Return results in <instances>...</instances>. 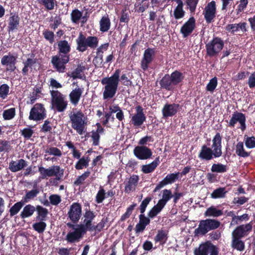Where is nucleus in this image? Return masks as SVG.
Masks as SVG:
<instances>
[{"label":"nucleus","mask_w":255,"mask_h":255,"mask_svg":"<svg viewBox=\"0 0 255 255\" xmlns=\"http://www.w3.org/2000/svg\"><path fill=\"white\" fill-rule=\"evenodd\" d=\"M58 54L53 56L51 62L53 68L59 73H64L66 64L69 62L71 45L66 40H61L57 43Z\"/></svg>","instance_id":"nucleus-1"},{"label":"nucleus","mask_w":255,"mask_h":255,"mask_svg":"<svg viewBox=\"0 0 255 255\" xmlns=\"http://www.w3.org/2000/svg\"><path fill=\"white\" fill-rule=\"evenodd\" d=\"M222 136L219 132H217L212 139V148L206 144L202 146L198 154V157L202 160L208 161L217 158L222 155Z\"/></svg>","instance_id":"nucleus-2"},{"label":"nucleus","mask_w":255,"mask_h":255,"mask_svg":"<svg viewBox=\"0 0 255 255\" xmlns=\"http://www.w3.org/2000/svg\"><path fill=\"white\" fill-rule=\"evenodd\" d=\"M121 70L116 69L110 77H104L101 81L103 87V99L109 100L113 99L116 95L120 82Z\"/></svg>","instance_id":"nucleus-3"},{"label":"nucleus","mask_w":255,"mask_h":255,"mask_svg":"<svg viewBox=\"0 0 255 255\" xmlns=\"http://www.w3.org/2000/svg\"><path fill=\"white\" fill-rule=\"evenodd\" d=\"M77 44L76 50L79 52H84L86 51L88 47L91 49L96 48L99 43V40L95 36H89L87 37L80 32L77 38L76 39Z\"/></svg>","instance_id":"nucleus-4"},{"label":"nucleus","mask_w":255,"mask_h":255,"mask_svg":"<svg viewBox=\"0 0 255 255\" xmlns=\"http://www.w3.org/2000/svg\"><path fill=\"white\" fill-rule=\"evenodd\" d=\"M52 109L58 113L64 112L68 106L66 96L58 90L50 91Z\"/></svg>","instance_id":"nucleus-5"},{"label":"nucleus","mask_w":255,"mask_h":255,"mask_svg":"<svg viewBox=\"0 0 255 255\" xmlns=\"http://www.w3.org/2000/svg\"><path fill=\"white\" fill-rule=\"evenodd\" d=\"M220 225V222L215 219H207L201 220L198 227L194 230V235H205L208 232L218 229Z\"/></svg>","instance_id":"nucleus-6"},{"label":"nucleus","mask_w":255,"mask_h":255,"mask_svg":"<svg viewBox=\"0 0 255 255\" xmlns=\"http://www.w3.org/2000/svg\"><path fill=\"white\" fill-rule=\"evenodd\" d=\"M69 118L71 123L72 128L76 130V131L80 135L84 133L85 127L86 123L84 119L85 118L84 114L81 111H78L76 113L69 114Z\"/></svg>","instance_id":"nucleus-7"},{"label":"nucleus","mask_w":255,"mask_h":255,"mask_svg":"<svg viewBox=\"0 0 255 255\" xmlns=\"http://www.w3.org/2000/svg\"><path fill=\"white\" fill-rule=\"evenodd\" d=\"M224 46L223 39L219 37H214L206 44L207 55L210 57H214L218 55Z\"/></svg>","instance_id":"nucleus-8"},{"label":"nucleus","mask_w":255,"mask_h":255,"mask_svg":"<svg viewBox=\"0 0 255 255\" xmlns=\"http://www.w3.org/2000/svg\"><path fill=\"white\" fill-rule=\"evenodd\" d=\"M38 172L42 179H46L49 177L55 176L56 180H59L63 175V170L59 165H53L48 168L40 166L38 167Z\"/></svg>","instance_id":"nucleus-9"},{"label":"nucleus","mask_w":255,"mask_h":255,"mask_svg":"<svg viewBox=\"0 0 255 255\" xmlns=\"http://www.w3.org/2000/svg\"><path fill=\"white\" fill-rule=\"evenodd\" d=\"M135 113L130 117V124L134 128H137L140 127L146 121V117L144 112L143 108L138 105L135 107Z\"/></svg>","instance_id":"nucleus-10"},{"label":"nucleus","mask_w":255,"mask_h":255,"mask_svg":"<svg viewBox=\"0 0 255 255\" xmlns=\"http://www.w3.org/2000/svg\"><path fill=\"white\" fill-rule=\"evenodd\" d=\"M47 112L44 105L41 103H36L31 109L29 120L34 121H42L46 118Z\"/></svg>","instance_id":"nucleus-11"},{"label":"nucleus","mask_w":255,"mask_h":255,"mask_svg":"<svg viewBox=\"0 0 255 255\" xmlns=\"http://www.w3.org/2000/svg\"><path fill=\"white\" fill-rule=\"evenodd\" d=\"M253 221L246 224H243L237 226L232 232V238L242 239L252 231Z\"/></svg>","instance_id":"nucleus-12"},{"label":"nucleus","mask_w":255,"mask_h":255,"mask_svg":"<svg viewBox=\"0 0 255 255\" xmlns=\"http://www.w3.org/2000/svg\"><path fill=\"white\" fill-rule=\"evenodd\" d=\"M67 215L72 223H77L82 215V206L77 202L73 203L70 207Z\"/></svg>","instance_id":"nucleus-13"},{"label":"nucleus","mask_w":255,"mask_h":255,"mask_svg":"<svg viewBox=\"0 0 255 255\" xmlns=\"http://www.w3.org/2000/svg\"><path fill=\"white\" fill-rule=\"evenodd\" d=\"M203 14L207 23L214 21L216 15V5L215 1H211L205 6Z\"/></svg>","instance_id":"nucleus-14"},{"label":"nucleus","mask_w":255,"mask_h":255,"mask_svg":"<svg viewBox=\"0 0 255 255\" xmlns=\"http://www.w3.org/2000/svg\"><path fill=\"white\" fill-rule=\"evenodd\" d=\"M246 118L245 115L242 113L236 111L232 114V118L229 122L228 126L233 128L237 122H239L240 125V128L242 131H244L246 129Z\"/></svg>","instance_id":"nucleus-15"},{"label":"nucleus","mask_w":255,"mask_h":255,"mask_svg":"<svg viewBox=\"0 0 255 255\" xmlns=\"http://www.w3.org/2000/svg\"><path fill=\"white\" fill-rule=\"evenodd\" d=\"M155 50L154 48H148L144 51L143 57L141 60V68L144 71L148 69L149 65L154 58Z\"/></svg>","instance_id":"nucleus-16"},{"label":"nucleus","mask_w":255,"mask_h":255,"mask_svg":"<svg viewBox=\"0 0 255 255\" xmlns=\"http://www.w3.org/2000/svg\"><path fill=\"white\" fill-rule=\"evenodd\" d=\"M196 28V19L194 16H191L181 26L180 32L183 38L189 36Z\"/></svg>","instance_id":"nucleus-17"},{"label":"nucleus","mask_w":255,"mask_h":255,"mask_svg":"<svg viewBox=\"0 0 255 255\" xmlns=\"http://www.w3.org/2000/svg\"><path fill=\"white\" fill-rule=\"evenodd\" d=\"M133 153L136 158L140 160L150 159L152 152L149 148L146 146H137L133 149Z\"/></svg>","instance_id":"nucleus-18"},{"label":"nucleus","mask_w":255,"mask_h":255,"mask_svg":"<svg viewBox=\"0 0 255 255\" xmlns=\"http://www.w3.org/2000/svg\"><path fill=\"white\" fill-rule=\"evenodd\" d=\"M86 233L84 229L78 227L74 231H70L66 236V240L69 243L79 242Z\"/></svg>","instance_id":"nucleus-19"},{"label":"nucleus","mask_w":255,"mask_h":255,"mask_svg":"<svg viewBox=\"0 0 255 255\" xmlns=\"http://www.w3.org/2000/svg\"><path fill=\"white\" fill-rule=\"evenodd\" d=\"M17 56H14L10 52L4 55L1 59V64L6 67V70L13 72L16 69L15 64L17 62Z\"/></svg>","instance_id":"nucleus-20"},{"label":"nucleus","mask_w":255,"mask_h":255,"mask_svg":"<svg viewBox=\"0 0 255 255\" xmlns=\"http://www.w3.org/2000/svg\"><path fill=\"white\" fill-rule=\"evenodd\" d=\"M84 224L77 225V227L83 228L85 232L86 233L87 231H91L92 230V221L96 217V215L93 211L90 210H86L84 214Z\"/></svg>","instance_id":"nucleus-21"},{"label":"nucleus","mask_w":255,"mask_h":255,"mask_svg":"<svg viewBox=\"0 0 255 255\" xmlns=\"http://www.w3.org/2000/svg\"><path fill=\"white\" fill-rule=\"evenodd\" d=\"M179 106L178 104H166L162 110L163 117L167 118L174 116L177 113Z\"/></svg>","instance_id":"nucleus-22"},{"label":"nucleus","mask_w":255,"mask_h":255,"mask_svg":"<svg viewBox=\"0 0 255 255\" xmlns=\"http://www.w3.org/2000/svg\"><path fill=\"white\" fill-rule=\"evenodd\" d=\"M240 29L243 33L248 31L247 23L241 22L239 23L229 24L226 27V30L232 33H234Z\"/></svg>","instance_id":"nucleus-23"},{"label":"nucleus","mask_w":255,"mask_h":255,"mask_svg":"<svg viewBox=\"0 0 255 255\" xmlns=\"http://www.w3.org/2000/svg\"><path fill=\"white\" fill-rule=\"evenodd\" d=\"M139 179V176L137 175L133 174L130 176L126 185L125 192L129 193L134 191L137 185Z\"/></svg>","instance_id":"nucleus-24"},{"label":"nucleus","mask_w":255,"mask_h":255,"mask_svg":"<svg viewBox=\"0 0 255 255\" xmlns=\"http://www.w3.org/2000/svg\"><path fill=\"white\" fill-rule=\"evenodd\" d=\"M27 165V161L23 159L17 161H11L9 163V169L12 172H16L21 170Z\"/></svg>","instance_id":"nucleus-25"},{"label":"nucleus","mask_w":255,"mask_h":255,"mask_svg":"<svg viewBox=\"0 0 255 255\" xmlns=\"http://www.w3.org/2000/svg\"><path fill=\"white\" fill-rule=\"evenodd\" d=\"M20 21V18L16 13H10V16L8 19V25L7 26V31L13 32L14 30L18 29Z\"/></svg>","instance_id":"nucleus-26"},{"label":"nucleus","mask_w":255,"mask_h":255,"mask_svg":"<svg viewBox=\"0 0 255 255\" xmlns=\"http://www.w3.org/2000/svg\"><path fill=\"white\" fill-rule=\"evenodd\" d=\"M159 83L161 89H165L167 91H171L175 87V85L169 77V74H165L159 81Z\"/></svg>","instance_id":"nucleus-27"},{"label":"nucleus","mask_w":255,"mask_h":255,"mask_svg":"<svg viewBox=\"0 0 255 255\" xmlns=\"http://www.w3.org/2000/svg\"><path fill=\"white\" fill-rule=\"evenodd\" d=\"M83 90L80 88H76L73 90L69 94V97L71 103L74 106H77L80 100Z\"/></svg>","instance_id":"nucleus-28"},{"label":"nucleus","mask_w":255,"mask_h":255,"mask_svg":"<svg viewBox=\"0 0 255 255\" xmlns=\"http://www.w3.org/2000/svg\"><path fill=\"white\" fill-rule=\"evenodd\" d=\"M38 59L35 58H28L25 61L23 62L24 67L22 69V74L23 76H27L28 75L29 69L31 71L33 69L34 65L38 62Z\"/></svg>","instance_id":"nucleus-29"},{"label":"nucleus","mask_w":255,"mask_h":255,"mask_svg":"<svg viewBox=\"0 0 255 255\" xmlns=\"http://www.w3.org/2000/svg\"><path fill=\"white\" fill-rule=\"evenodd\" d=\"M159 163V157L158 156L150 163L142 165L141 170L144 174L151 173L154 171Z\"/></svg>","instance_id":"nucleus-30"},{"label":"nucleus","mask_w":255,"mask_h":255,"mask_svg":"<svg viewBox=\"0 0 255 255\" xmlns=\"http://www.w3.org/2000/svg\"><path fill=\"white\" fill-rule=\"evenodd\" d=\"M40 191L37 188L31 190L25 191V194L22 198L21 201L25 204L28 203L31 200H33L39 193Z\"/></svg>","instance_id":"nucleus-31"},{"label":"nucleus","mask_w":255,"mask_h":255,"mask_svg":"<svg viewBox=\"0 0 255 255\" xmlns=\"http://www.w3.org/2000/svg\"><path fill=\"white\" fill-rule=\"evenodd\" d=\"M35 210L36 207L31 204H27L23 207L20 214V217L23 219L29 218L33 215Z\"/></svg>","instance_id":"nucleus-32"},{"label":"nucleus","mask_w":255,"mask_h":255,"mask_svg":"<svg viewBox=\"0 0 255 255\" xmlns=\"http://www.w3.org/2000/svg\"><path fill=\"white\" fill-rule=\"evenodd\" d=\"M35 211L37 212L36 219L37 221H46L48 214V209L40 205L36 206Z\"/></svg>","instance_id":"nucleus-33"},{"label":"nucleus","mask_w":255,"mask_h":255,"mask_svg":"<svg viewBox=\"0 0 255 255\" xmlns=\"http://www.w3.org/2000/svg\"><path fill=\"white\" fill-rule=\"evenodd\" d=\"M173 83L175 86L182 82L184 79L183 73L178 70H175L169 75Z\"/></svg>","instance_id":"nucleus-34"},{"label":"nucleus","mask_w":255,"mask_h":255,"mask_svg":"<svg viewBox=\"0 0 255 255\" xmlns=\"http://www.w3.org/2000/svg\"><path fill=\"white\" fill-rule=\"evenodd\" d=\"M149 0H136L134 4L135 11L138 12H143L149 6Z\"/></svg>","instance_id":"nucleus-35"},{"label":"nucleus","mask_w":255,"mask_h":255,"mask_svg":"<svg viewBox=\"0 0 255 255\" xmlns=\"http://www.w3.org/2000/svg\"><path fill=\"white\" fill-rule=\"evenodd\" d=\"M165 206L162 204L160 202L158 201L156 205H154L148 212L147 216L150 219L155 218L158 214H159L162 209L164 208Z\"/></svg>","instance_id":"nucleus-36"},{"label":"nucleus","mask_w":255,"mask_h":255,"mask_svg":"<svg viewBox=\"0 0 255 255\" xmlns=\"http://www.w3.org/2000/svg\"><path fill=\"white\" fill-rule=\"evenodd\" d=\"M111 27V21L108 15L102 17L100 21V30L102 32H107Z\"/></svg>","instance_id":"nucleus-37"},{"label":"nucleus","mask_w":255,"mask_h":255,"mask_svg":"<svg viewBox=\"0 0 255 255\" xmlns=\"http://www.w3.org/2000/svg\"><path fill=\"white\" fill-rule=\"evenodd\" d=\"M167 239L168 236L166 231L160 230L158 231L157 235L154 238V241L155 243H159L161 245L163 246L166 243Z\"/></svg>","instance_id":"nucleus-38"},{"label":"nucleus","mask_w":255,"mask_h":255,"mask_svg":"<svg viewBox=\"0 0 255 255\" xmlns=\"http://www.w3.org/2000/svg\"><path fill=\"white\" fill-rule=\"evenodd\" d=\"M251 152H248L245 149L243 142H238L236 144V153L238 156L243 158L248 157L250 155Z\"/></svg>","instance_id":"nucleus-39"},{"label":"nucleus","mask_w":255,"mask_h":255,"mask_svg":"<svg viewBox=\"0 0 255 255\" xmlns=\"http://www.w3.org/2000/svg\"><path fill=\"white\" fill-rule=\"evenodd\" d=\"M223 214V212L222 210L217 209L214 206H211L207 208L204 213V216L205 217H218L222 216Z\"/></svg>","instance_id":"nucleus-40"},{"label":"nucleus","mask_w":255,"mask_h":255,"mask_svg":"<svg viewBox=\"0 0 255 255\" xmlns=\"http://www.w3.org/2000/svg\"><path fill=\"white\" fill-rule=\"evenodd\" d=\"M210 244L207 243L201 245L194 251L195 255H208L210 250Z\"/></svg>","instance_id":"nucleus-41"},{"label":"nucleus","mask_w":255,"mask_h":255,"mask_svg":"<svg viewBox=\"0 0 255 255\" xmlns=\"http://www.w3.org/2000/svg\"><path fill=\"white\" fill-rule=\"evenodd\" d=\"M227 193L225 187H219L213 191L211 194V197L213 199L223 198L225 197Z\"/></svg>","instance_id":"nucleus-42"},{"label":"nucleus","mask_w":255,"mask_h":255,"mask_svg":"<svg viewBox=\"0 0 255 255\" xmlns=\"http://www.w3.org/2000/svg\"><path fill=\"white\" fill-rule=\"evenodd\" d=\"M232 247L238 251H243L245 248V243L241 239L232 238Z\"/></svg>","instance_id":"nucleus-43"},{"label":"nucleus","mask_w":255,"mask_h":255,"mask_svg":"<svg viewBox=\"0 0 255 255\" xmlns=\"http://www.w3.org/2000/svg\"><path fill=\"white\" fill-rule=\"evenodd\" d=\"M228 170V167L226 165L220 163H214L211 167V171L216 173H225Z\"/></svg>","instance_id":"nucleus-44"},{"label":"nucleus","mask_w":255,"mask_h":255,"mask_svg":"<svg viewBox=\"0 0 255 255\" xmlns=\"http://www.w3.org/2000/svg\"><path fill=\"white\" fill-rule=\"evenodd\" d=\"M24 205V203L21 200L15 203L9 210L10 217H13L16 215Z\"/></svg>","instance_id":"nucleus-45"},{"label":"nucleus","mask_w":255,"mask_h":255,"mask_svg":"<svg viewBox=\"0 0 255 255\" xmlns=\"http://www.w3.org/2000/svg\"><path fill=\"white\" fill-rule=\"evenodd\" d=\"M85 69V66L83 65L82 63L78 65L77 67L72 72L71 77L74 79H81L82 77L81 73L83 72Z\"/></svg>","instance_id":"nucleus-46"},{"label":"nucleus","mask_w":255,"mask_h":255,"mask_svg":"<svg viewBox=\"0 0 255 255\" xmlns=\"http://www.w3.org/2000/svg\"><path fill=\"white\" fill-rule=\"evenodd\" d=\"M173 197L171 191L170 190H163L162 198L158 200L162 204L165 206L167 202Z\"/></svg>","instance_id":"nucleus-47"},{"label":"nucleus","mask_w":255,"mask_h":255,"mask_svg":"<svg viewBox=\"0 0 255 255\" xmlns=\"http://www.w3.org/2000/svg\"><path fill=\"white\" fill-rule=\"evenodd\" d=\"M46 226V224L44 222V221H39L38 222L34 223L32 225V228L34 230L41 234L44 232Z\"/></svg>","instance_id":"nucleus-48"},{"label":"nucleus","mask_w":255,"mask_h":255,"mask_svg":"<svg viewBox=\"0 0 255 255\" xmlns=\"http://www.w3.org/2000/svg\"><path fill=\"white\" fill-rule=\"evenodd\" d=\"M15 116V109L14 108H11L7 110H4L2 113V117L4 120H12Z\"/></svg>","instance_id":"nucleus-49"},{"label":"nucleus","mask_w":255,"mask_h":255,"mask_svg":"<svg viewBox=\"0 0 255 255\" xmlns=\"http://www.w3.org/2000/svg\"><path fill=\"white\" fill-rule=\"evenodd\" d=\"M106 193L105 189L102 186H100L99 190L96 196V202L98 204L101 203L103 202L105 198H106Z\"/></svg>","instance_id":"nucleus-50"},{"label":"nucleus","mask_w":255,"mask_h":255,"mask_svg":"<svg viewBox=\"0 0 255 255\" xmlns=\"http://www.w3.org/2000/svg\"><path fill=\"white\" fill-rule=\"evenodd\" d=\"M90 171L87 170L83 173L81 175L78 176L74 182V184L75 186H80L83 184L85 180L90 176Z\"/></svg>","instance_id":"nucleus-51"},{"label":"nucleus","mask_w":255,"mask_h":255,"mask_svg":"<svg viewBox=\"0 0 255 255\" xmlns=\"http://www.w3.org/2000/svg\"><path fill=\"white\" fill-rule=\"evenodd\" d=\"M137 206L136 203H133L132 204L130 205L126 210V212L121 216L120 219L121 222H124L126 219L128 218L132 214V212L134 208Z\"/></svg>","instance_id":"nucleus-52"},{"label":"nucleus","mask_w":255,"mask_h":255,"mask_svg":"<svg viewBox=\"0 0 255 255\" xmlns=\"http://www.w3.org/2000/svg\"><path fill=\"white\" fill-rule=\"evenodd\" d=\"M185 14V11L183 9V6H177L173 11V15L176 19L182 18Z\"/></svg>","instance_id":"nucleus-53"},{"label":"nucleus","mask_w":255,"mask_h":255,"mask_svg":"<svg viewBox=\"0 0 255 255\" xmlns=\"http://www.w3.org/2000/svg\"><path fill=\"white\" fill-rule=\"evenodd\" d=\"M179 172L168 174L164 178V180L166 182L167 185L169 184H172L175 182V181L179 178Z\"/></svg>","instance_id":"nucleus-54"},{"label":"nucleus","mask_w":255,"mask_h":255,"mask_svg":"<svg viewBox=\"0 0 255 255\" xmlns=\"http://www.w3.org/2000/svg\"><path fill=\"white\" fill-rule=\"evenodd\" d=\"M218 85V80L216 77L212 78L206 86V91L213 93Z\"/></svg>","instance_id":"nucleus-55"},{"label":"nucleus","mask_w":255,"mask_h":255,"mask_svg":"<svg viewBox=\"0 0 255 255\" xmlns=\"http://www.w3.org/2000/svg\"><path fill=\"white\" fill-rule=\"evenodd\" d=\"M11 149L10 142L5 139H0V153L8 152Z\"/></svg>","instance_id":"nucleus-56"},{"label":"nucleus","mask_w":255,"mask_h":255,"mask_svg":"<svg viewBox=\"0 0 255 255\" xmlns=\"http://www.w3.org/2000/svg\"><path fill=\"white\" fill-rule=\"evenodd\" d=\"M9 87L6 84H3L0 86V98L5 99L9 95Z\"/></svg>","instance_id":"nucleus-57"},{"label":"nucleus","mask_w":255,"mask_h":255,"mask_svg":"<svg viewBox=\"0 0 255 255\" xmlns=\"http://www.w3.org/2000/svg\"><path fill=\"white\" fill-rule=\"evenodd\" d=\"M40 2L47 10H51L54 9L57 2L56 0H40Z\"/></svg>","instance_id":"nucleus-58"},{"label":"nucleus","mask_w":255,"mask_h":255,"mask_svg":"<svg viewBox=\"0 0 255 255\" xmlns=\"http://www.w3.org/2000/svg\"><path fill=\"white\" fill-rule=\"evenodd\" d=\"M82 16V12L78 9L72 10L71 13V20L74 23H77Z\"/></svg>","instance_id":"nucleus-59"},{"label":"nucleus","mask_w":255,"mask_h":255,"mask_svg":"<svg viewBox=\"0 0 255 255\" xmlns=\"http://www.w3.org/2000/svg\"><path fill=\"white\" fill-rule=\"evenodd\" d=\"M249 219V216L248 214H244L241 216H236L234 219V222L233 223H230V226H235L239 224L243 221H248Z\"/></svg>","instance_id":"nucleus-60"},{"label":"nucleus","mask_w":255,"mask_h":255,"mask_svg":"<svg viewBox=\"0 0 255 255\" xmlns=\"http://www.w3.org/2000/svg\"><path fill=\"white\" fill-rule=\"evenodd\" d=\"M152 198L150 196L146 197L142 202L139 206L140 213L143 214L145 211L146 208L150 202L152 200Z\"/></svg>","instance_id":"nucleus-61"},{"label":"nucleus","mask_w":255,"mask_h":255,"mask_svg":"<svg viewBox=\"0 0 255 255\" xmlns=\"http://www.w3.org/2000/svg\"><path fill=\"white\" fill-rule=\"evenodd\" d=\"M33 133V130L30 128H24L20 131V134L27 140L29 139L31 137Z\"/></svg>","instance_id":"nucleus-62"},{"label":"nucleus","mask_w":255,"mask_h":255,"mask_svg":"<svg viewBox=\"0 0 255 255\" xmlns=\"http://www.w3.org/2000/svg\"><path fill=\"white\" fill-rule=\"evenodd\" d=\"M45 152L49 155H52L58 157L61 156L62 154L61 151L56 147H48L47 148Z\"/></svg>","instance_id":"nucleus-63"},{"label":"nucleus","mask_w":255,"mask_h":255,"mask_svg":"<svg viewBox=\"0 0 255 255\" xmlns=\"http://www.w3.org/2000/svg\"><path fill=\"white\" fill-rule=\"evenodd\" d=\"M43 35L44 38L48 41L50 44H52L54 41V34L52 31L45 30L43 31Z\"/></svg>","instance_id":"nucleus-64"}]
</instances>
